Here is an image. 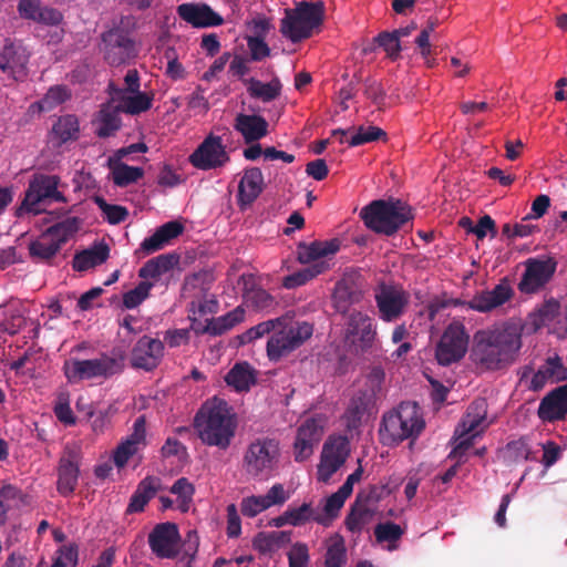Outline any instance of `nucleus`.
I'll use <instances>...</instances> for the list:
<instances>
[{
    "instance_id": "obj_39",
    "label": "nucleus",
    "mask_w": 567,
    "mask_h": 567,
    "mask_svg": "<svg viewBox=\"0 0 567 567\" xmlns=\"http://www.w3.org/2000/svg\"><path fill=\"white\" fill-rule=\"evenodd\" d=\"M328 268L329 264L327 261L312 264L307 268L286 276L282 280V286L287 289H293L296 287L302 286L312 278L324 272Z\"/></svg>"
},
{
    "instance_id": "obj_41",
    "label": "nucleus",
    "mask_w": 567,
    "mask_h": 567,
    "mask_svg": "<svg viewBox=\"0 0 567 567\" xmlns=\"http://www.w3.org/2000/svg\"><path fill=\"white\" fill-rule=\"evenodd\" d=\"M81 220L78 217H68L51 227L45 233L62 248V246L79 230Z\"/></svg>"
},
{
    "instance_id": "obj_43",
    "label": "nucleus",
    "mask_w": 567,
    "mask_h": 567,
    "mask_svg": "<svg viewBox=\"0 0 567 567\" xmlns=\"http://www.w3.org/2000/svg\"><path fill=\"white\" fill-rule=\"evenodd\" d=\"M371 515L372 512L368 508L367 505L360 502V495H358L357 501L351 506L350 512L344 519V525L351 533L359 534L368 523Z\"/></svg>"
},
{
    "instance_id": "obj_2",
    "label": "nucleus",
    "mask_w": 567,
    "mask_h": 567,
    "mask_svg": "<svg viewBox=\"0 0 567 567\" xmlns=\"http://www.w3.org/2000/svg\"><path fill=\"white\" fill-rule=\"evenodd\" d=\"M194 429L205 445L227 450L235 437L237 419L225 400L214 398L197 411Z\"/></svg>"
},
{
    "instance_id": "obj_17",
    "label": "nucleus",
    "mask_w": 567,
    "mask_h": 567,
    "mask_svg": "<svg viewBox=\"0 0 567 567\" xmlns=\"http://www.w3.org/2000/svg\"><path fill=\"white\" fill-rule=\"evenodd\" d=\"M379 318L393 322L403 316L410 302V295L403 288L382 284L374 295Z\"/></svg>"
},
{
    "instance_id": "obj_46",
    "label": "nucleus",
    "mask_w": 567,
    "mask_h": 567,
    "mask_svg": "<svg viewBox=\"0 0 567 567\" xmlns=\"http://www.w3.org/2000/svg\"><path fill=\"white\" fill-rule=\"evenodd\" d=\"M109 168L112 173L113 183L118 187H126L137 182L144 175L143 168L130 166L127 164H121Z\"/></svg>"
},
{
    "instance_id": "obj_64",
    "label": "nucleus",
    "mask_w": 567,
    "mask_h": 567,
    "mask_svg": "<svg viewBox=\"0 0 567 567\" xmlns=\"http://www.w3.org/2000/svg\"><path fill=\"white\" fill-rule=\"evenodd\" d=\"M164 56L167 59L166 75L173 80L184 79L185 69L182 63L178 62L175 50L173 48L166 49Z\"/></svg>"
},
{
    "instance_id": "obj_45",
    "label": "nucleus",
    "mask_w": 567,
    "mask_h": 567,
    "mask_svg": "<svg viewBox=\"0 0 567 567\" xmlns=\"http://www.w3.org/2000/svg\"><path fill=\"white\" fill-rule=\"evenodd\" d=\"M133 95L126 96L122 101L121 109L124 113L136 115L148 111L152 107L153 94L145 92H133Z\"/></svg>"
},
{
    "instance_id": "obj_59",
    "label": "nucleus",
    "mask_w": 567,
    "mask_h": 567,
    "mask_svg": "<svg viewBox=\"0 0 567 567\" xmlns=\"http://www.w3.org/2000/svg\"><path fill=\"white\" fill-rule=\"evenodd\" d=\"M346 498L340 496L337 493L331 494L326 498V503L323 506V514H321L327 519V526L331 524L333 519L339 516L341 508L343 507Z\"/></svg>"
},
{
    "instance_id": "obj_19",
    "label": "nucleus",
    "mask_w": 567,
    "mask_h": 567,
    "mask_svg": "<svg viewBox=\"0 0 567 567\" xmlns=\"http://www.w3.org/2000/svg\"><path fill=\"white\" fill-rule=\"evenodd\" d=\"M179 542L181 535L175 523L157 524L148 534L150 548L158 558H176Z\"/></svg>"
},
{
    "instance_id": "obj_47",
    "label": "nucleus",
    "mask_w": 567,
    "mask_h": 567,
    "mask_svg": "<svg viewBox=\"0 0 567 567\" xmlns=\"http://www.w3.org/2000/svg\"><path fill=\"white\" fill-rule=\"evenodd\" d=\"M71 90L66 85H53L40 100L41 111L49 112L71 99Z\"/></svg>"
},
{
    "instance_id": "obj_49",
    "label": "nucleus",
    "mask_w": 567,
    "mask_h": 567,
    "mask_svg": "<svg viewBox=\"0 0 567 567\" xmlns=\"http://www.w3.org/2000/svg\"><path fill=\"white\" fill-rule=\"evenodd\" d=\"M284 321H286V318L280 317V318L262 321V322L251 327L250 329H248L246 332H244L239 337L240 343L245 344V343L252 342L254 340H257V339L264 337L265 334H268L271 331H275L278 326L282 324Z\"/></svg>"
},
{
    "instance_id": "obj_62",
    "label": "nucleus",
    "mask_w": 567,
    "mask_h": 567,
    "mask_svg": "<svg viewBox=\"0 0 567 567\" xmlns=\"http://www.w3.org/2000/svg\"><path fill=\"white\" fill-rule=\"evenodd\" d=\"M364 95L380 107L384 103L386 93L379 81L367 79L364 81Z\"/></svg>"
},
{
    "instance_id": "obj_63",
    "label": "nucleus",
    "mask_w": 567,
    "mask_h": 567,
    "mask_svg": "<svg viewBox=\"0 0 567 567\" xmlns=\"http://www.w3.org/2000/svg\"><path fill=\"white\" fill-rule=\"evenodd\" d=\"M471 233L474 234L478 240H483L487 234H489L492 238L496 237L497 229L494 219L489 215H484L478 219L477 224L471 228Z\"/></svg>"
},
{
    "instance_id": "obj_3",
    "label": "nucleus",
    "mask_w": 567,
    "mask_h": 567,
    "mask_svg": "<svg viewBox=\"0 0 567 567\" xmlns=\"http://www.w3.org/2000/svg\"><path fill=\"white\" fill-rule=\"evenodd\" d=\"M126 354L121 348L102 352L94 359L70 358L64 361L62 370L71 384L86 380H109L120 375L125 369Z\"/></svg>"
},
{
    "instance_id": "obj_21",
    "label": "nucleus",
    "mask_w": 567,
    "mask_h": 567,
    "mask_svg": "<svg viewBox=\"0 0 567 567\" xmlns=\"http://www.w3.org/2000/svg\"><path fill=\"white\" fill-rule=\"evenodd\" d=\"M164 355V343L148 336L141 337L132 350L133 368L152 371L158 367Z\"/></svg>"
},
{
    "instance_id": "obj_51",
    "label": "nucleus",
    "mask_w": 567,
    "mask_h": 567,
    "mask_svg": "<svg viewBox=\"0 0 567 567\" xmlns=\"http://www.w3.org/2000/svg\"><path fill=\"white\" fill-rule=\"evenodd\" d=\"M154 282L141 281L134 289L123 295V305L126 309H134L140 306L148 296Z\"/></svg>"
},
{
    "instance_id": "obj_24",
    "label": "nucleus",
    "mask_w": 567,
    "mask_h": 567,
    "mask_svg": "<svg viewBox=\"0 0 567 567\" xmlns=\"http://www.w3.org/2000/svg\"><path fill=\"white\" fill-rule=\"evenodd\" d=\"M18 12L23 19L49 25H56L62 20L59 10L42 6L41 0H19Z\"/></svg>"
},
{
    "instance_id": "obj_5",
    "label": "nucleus",
    "mask_w": 567,
    "mask_h": 567,
    "mask_svg": "<svg viewBox=\"0 0 567 567\" xmlns=\"http://www.w3.org/2000/svg\"><path fill=\"white\" fill-rule=\"evenodd\" d=\"M360 217L372 231L392 236L413 219V214L405 203L390 198L371 202L361 209Z\"/></svg>"
},
{
    "instance_id": "obj_11",
    "label": "nucleus",
    "mask_w": 567,
    "mask_h": 567,
    "mask_svg": "<svg viewBox=\"0 0 567 567\" xmlns=\"http://www.w3.org/2000/svg\"><path fill=\"white\" fill-rule=\"evenodd\" d=\"M377 339V327L371 317L361 311H352L347 317L344 343L354 354L372 349Z\"/></svg>"
},
{
    "instance_id": "obj_16",
    "label": "nucleus",
    "mask_w": 567,
    "mask_h": 567,
    "mask_svg": "<svg viewBox=\"0 0 567 567\" xmlns=\"http://www.w3.org/2000/svg\"><path fill=\"white\" fill-rule=\"evenodd\" d=\"M468 336L463 324L454 322L444 330L435 350V357L441 365H450L461 360L467 350Z\"/></svg>"
},
{
    "instance_id": "obj_38",
    "label": "nucleus",
    "mask_w": 567,
    "mask_h": 567,
    "mask_svg": "<svg viewBox=\"0 0 567 567\" xmlns=\"http://www.w3.org/2000/svg\"><path fill=\"white\" fill-rule=\"evenodd\" d=\"M245 310L241 306L236 307L226 315L217 318H210V336L217 337L231 330L235 326L244 321Z\"/></svg>"
},
{
    "instance_id": "obj_57",
    "label": "nucleus",
    "mask_w": 567,
    "mask_h": 567,
    "mask_svg": "<svg viewBox=\"0 0 567 567\" xmlns=\"http://www.w3.org/2000/svg\"><path fill=\"white\" fill-rule=\"evenodd\" d=\"M245 302L256 310H269L275 305L274 297L261 287L245 299Z\"/></svg>"
},
{
    "instance_id": "obj_18",
    "label": "nucleus",
    "mask_w": 567,
    "mask_h": 567,
    "mask_svg": "<svg viewBox=\"0 0 567 567\" xmlns=\"http://www.w3.org/2000/svg\"><path fill=\"white\" fill-rule=\"evenodd\" d=\"M230 161L220 136L209 134L190 154L189 163L202 171H209L224 166Z\"/></svg>"
},
{
    "instance_id": "obj_1",
    "label": "nucleus",
    "mask_w": 567,
    "mask_h": 567,
    "mask_svg": "<svg viewBox=\"0 0 567 567\" xmlns=\"http://www.w3.org/2000/svg\"><path fill=\"white\" fill-rule=\"evenodd\" d=\"M523 328L505 322L475 332L471 358L485 370L497 371L513 364L522 348Z\"/></svg>"
},
{
    "instance_id": "obj_40",
    "label": "nucleus",
    "mask_w": 567,
    "mask_h": 567,
    "mask_svg": "<svg viewBox=\"0 0 567 567\" xmlns=\"http://www.w3.org/2000/svg\"><path fill=\"white\" fill-rule=\"evenodd\" d=\"M375 45L382 48L386 53L388 58L391 59L392 61L399 59L400 52L402 50L401 43L393 31L380 32L375 38H373V43L363 49V52L365 54L373 52L375 50Z\"/></svg>"
},
{
    "instance_id": "obj_15",
    "label": "nucleus",
    "mask_w": 567,
    "mask_h": 567,
    "mask_svg": "<svg viewBox=\"0 0 567 567\" xmlns=\"http://www.w3.org/2000/svg\"><path fill=\"white\" fill-rule=\"evenodd\" d=\"M557 269L554 257H533L525 261V271L518 282V290L525 295L537 293L553 279Z\"/></svg>"
},
{
    "instance_id": "obj_54",
    "label": "nucleus",
    "mask_w": 567,
    "mask_h": 567,
    "mask_svg": "<svg viewBox=\"0 0 567 567\" xmlns=\"http://www.w3.org/2000/svg\"><path fill=\"white\" fill-rule=\"evenodd\" d=\"M95 204L99 206V208L103 212L105 219L112 224L116 225L126 219L128 216V212L125 207L120 205H112L106 203V200L101 197L96 196L94 198Z\"/></svg>"
},
{
    "instance_id": "obj_31",
    "label": "nucleus",
    "mask_w": 567,
    "mask_h": 567,
    "mask_svg": "<svg viewBox=\"0 0 567 567\" xmlns=\"http://www.w3.org/2000/svg\"><path fill=\"white\" fill-rule=\"evenodd\" d=\"M110 247L105 243H99L90 249L76 252L73 257L72 266L76 271H85L92 267L99 266L107 260Z\"/></svg>"
},
{
    "instance_id": "obj_27",
    "label": "nucleus",
    "mask_w": 567,
    "mask_h": 567,
    "mask_svg": "<svg viewBox=\"0 0 567 567\" xmlns=\"http://www.w3.org/2000/svg\"><path fill=\"white\" fill-rule=\"evenodd\" d=\"M234 128L241 134L245 143L257 142L268 134V122L260 115L237 114Z\"/></svg>"
},
{
    "instance_id": "obj_14",
    "label": "nucleus",
    "mask_w": 567,
    "mask_h": 567,
    "mask_svg": "<svg viewBox=\"0 0 567 567\" xmlns=\"http://www.w3.org/2000/svg\"><path fill=\"white\" fill-rule=\"evenodd\" d=\"M81 458L82 449L79 443L71 442L64 445L56 468V491L64 497L71 496L76 489Z\"/></svg>"
},
{
    "instance_id": "obj_60",
    "label": "nucleus",
    "mask_w": 567,
    "mask_h": 567,
    "mask_svg": "<svg viewBox=\"0 0 567 567\" xmlns=\"http://www.w3.org/2000/svg\"><path fill=\"white\" fill-rule=\"evenodd\" d=\"M240 509L244 516L255 517L268 509V506L264 496H249L241 501Z\"/></svg>"
},
{
    "instance_id": "obj_32",
    "label": "nucleus",
    "mask_w": 567,
    "mask_h": 567,
    "mask_svg": "<svg viewBox=\"0 0 567 567\" xmlns=\"http://www.w3.org/2000/svg\"><path fill=\"white\" fill-rule=\"evenodd\" d=\"M374 400L375 398H373V393H365L362 390H359L352 396L344 414L347 426L349 429H355L359 426L363 415L374 403Z\"/></svg>"
},
{
    "instance_id": "obj_56",
    "label": "nucleus",
    "mask_w": 567,
    "mask_h": 567,
    "mask_svg": "<svg viewBox=\"0 0 567 567\" xmlns=\"http://www.w3.org/2000/svg\"><path fill=\"white\" fill-rule=\"evenodd\" d=\"M322 434V429L315 420H307L297 431V439L305 441L315 446Z\"/></svg>"
},
{
    "instance_id": "obj_44",
    "label": "nucleus",
    "mask_w": 567,
    "mask_h": 567,
    "mask_svg": "<svg viewBox=\"0 0 567 567\" xmlns=\"http://www.w3.org/2000/svg\"><path fill=\"white\" fill-rule=\"evenodd\" d=\"M287 516L290 518V525L292 526H301L309 520L327 526V519L321 514H317L310 503H303L298 507L289 506Z\"/></svg>"
},
{
    "instance_id": "obj_8",
    "label": "nucleus",
    "mask_w": 567,
    "mask_h": 567,
    "mask_svg": "<svg viewBox=\"0 0 567 567\" xmlns=\"http://www.w3.org/2000/svg\"><path fill=\"white\" fill-rule=\"evenodd\" d=\"M324 16L322 2L302 1L295 9H287L281 20L280 32L291 42L297 43L312 35L313 29L318 28Z\"/></svg>"
},
{
    "instance_id": "obj_55",
    "label": "nucleus",
    "mask_w": 567,
    "mask_h": 567,
    "mask_svg": "<svg viewBox=\"0 0 567 567\" xmlns=\"http://www.w3.org/2000/svg\"><path fill=\"white\" fill-rule=\"evenodd\" d=\"M542 367L551 382H561L567 380V368L563 364L560 357L555 355L548 358Z\"/></svg>"
},
{
    "instance_id": "obj_26",
    "label": "nucleus",
    "mask_w": 567,
    "mask_h": 567,
    "mask_svg": "<svg viewBox=\"0 0 567 567\" xmlns=\"http://www.w3.org/2000/svg\"><path fill=\"white\" fill-rule=\"evenodd\" d=\"M179 262V255L167 252L147 260L138 270V277L145 281L154 282L161 279L163 275L169 272Z\"/></svg>"
},
{
    "instance_id": "obj_53",
    "label": "nucleus",
    "mask_w": 567,
    "mask_h": 567,
    "mask_svg": "<svg viewBox=\"0 0 567 567\" xmlns=\"http://www.w3.org/2000/svg\"><path fill=\"white\" fill-rule=\"evenodd\" d=\"M328 443L324 444L323 455L318 468V474L321 481L327 482L343 464L341 455L333 456L327 452Z\"/></svg>"
},
{
    "instance_id": "obj_28",
    "label": "nucleus",
    "mask_w": 567,
    "mask_h": 567,
    "mask_svg": "<svg viewBox=\"0 0 567 567\" xmlns=\"http://www.w3.org/2000/svg\"><path fill=\"white\" fill-rule=\"evenodd\" d=\"M340 249V241L338 239L331 240H315L310 244L300 243L297 247L298 260L301 264H316L329 255H334Z\"/></svg>"
},
{
    "instance_id": "obj_50",
    "label": "nucleus",
    "mask_w": 567,
    "mask_h": 567,
    "mask_svg": "<svg viewBox=\"0 0 567 567\" xmlns=\"http://www.w3.org/2000/svg\"><path fill=\"white\" fill-rule=\"evenodd\" d=\"M404 528L392 522L379 523L374 527V536L380 544L396 543L404 535Z\"/></svg>"
},
{
    "instance_id": "obj_20",
    "label": "nucleus",
    "mask_w": 567,
    "mask_h": 567,
    "mask_svg": "<svg viewBox=\"0 0 567 567\" xmlns=\"http://www.w3.org/2000/svg\"><path fill=\"white\" fill-rule=\"evenodd\" d=\"M514 297V290L509 279L504 277L492 290H482L476 292L472 299L465 302L467 308L487 313L494 309L502 307Z\"/></svg>"
},
{
    "instance_id": "obj_13",
    "label": "nucleus",
    "mask_w": 567,
    "mask_h": 567,
    "mask_svg": "<svg viewBox=\"0 0 567 567\" xmlns=\"http://www.w3.org/2000/svg\"><path fill=\"white\" fill-rule=\"evenodd\" d=\"M486 420V403L484 400L474 401L467 409L461 424L455 431L457 444L449 457H461L473 446L474 440L484 430L481 427Z\"/></svg>"
},
{
    "instance_id": "obj_9",
    "label": "nucleus",
    "mask_w": 567,
    "mask_h": 567,
    "mask_svg": "<svg viewBox=\"0 0 567 567\" xmlns=\"http://www.w3.org/2000/svg\"><path fill=\"white\" fill-rule=\"evenodd\" d=\"M281 449L278 440L261 436L251 441L244 454V467L248 475L268 478L278 470Z\"/></svg>"
},
{
    "instance_id": "obj_42",
    "label": "nucleus",
    "mask_w": 567,
    "mask_h": 567,
    "mask_svg": "<svg viewBox=\"0 0 567 567\" xmlns=\"http://www.w3.org/2000/svg\"><path fill=\"white\" fill-rule=\"evenodd\" d=\"M347 563V548L341 535L330 537L327 545L324 567H343Z\"/></svg>"
},
{
    "instance_id": "obj_12",
    "label": "nucleus",
    "mask_w": 567,
    "mask_h": 567,
    "mask_svg": "<svg viewBox=\"0 0 567 567\" xmlns=\"http://www.w3.org/2000/svg\"><path fill=\"white\" fill-rule=\"evenodd\" d=\"M30 53L20 42L7 39L0 48V80L4 85L23 81L28 75Z\"/></svg>"
},
{
    "instance_id": "obj_22",
    "label": "nucleus",
    "mask_w": 567,
    "mask_h": 567,
    "mask_svg": "<svg viewBox=\"0 0 567 567\" xmlns=\"http://www.w3.org/2000/svg\"><path fill=\"white\" fill-rule=\"evenodd\" d=\"M177 14L194 28L218 27L224 23L223 17L206 3H182L177 7Z\"/></svg>"
},
{
    "instance_id": "obj_58",
    "label": "nucleus",
    "mask_w": 567,
    "mask_h": 567,
    "mask_svg": "<svg viewBox=\"0 0 567 567\" xmlns=\"http://www.w3.org/2000/svg\"><path fill=\"white\" fill-rule=\"evenodd\" d=\"M309 549L303 543H296L288 553L289 567H308Z\"/></svg>"
},
{
    "instance_id": "obj_52",
    "label": "nucleus",
    "mask_w": 567,
    "mask_h": 567,
    "mask_svg": "<svg viewBox=\"0 0 567 567\" xmlns=\"http://www.w3.org/2000/svg\"><path fill=\"white\" fill-rule=\"evenodd\" d=\"M386 133L378 126H360L357 132L348 141L349 146H360L370 142L385 137Z\"/></svg>"
},
{
    "instance_id": "obj_7",
    "label": "nucleus",
    "mask_w": 567,
    "mask_h": 567,
    "mask_svg": "<svg viewBox=\"0 0 567 567\" xmlns=\"http://www.w3.org/2000/svg\"><path fill=\"white\" fill-rule=\"evenodd\" d=\"M61 178L58 175L35 173L29 181L24 198L17 208V216L24 214L38 215L43 212L41 205L66 203V197L60 190Z\"/></svg>"
},
{
    "instance_id": "obj_37",
    "label": "nucleus",
    "mask_w": 567,
    "mask_h": 567,
    "mask_svg": "<svg viewBox=\"0 0 567 567\" xmlns=\"http://www.w3.org/2000/svg\"><path fill=\"white\" fill-rule=\"evenodd\" d=\"M559 313L560 303L554 298L546 300L528 317L532 330L536 332L540 328L551 323L559 316Z\"/></svg>"
},
{
    "instance_id": "obj_61",
    "label": "nucleus",
    "mask_w": 567,
    "mask_h": 567,
    "mask_svg": "<svg viewBox=\"0 0 567 567\" xmlns=\"http://www.w3.org/2000/svg\"><path fill=\"white\" fill-rule=\"evenodd\" d=\"M247 47L252 61H262L270 55V48L261 37H247Z\"/></svg>"
},
{
    "instance_id": "obj_30",
    "label": "nucleus",
    "mask_w": 567,
    "mask_h": 567,
    "mask_svg": "<svg viewBox=\"0 0 567 567\" xmlns=\"http://www.w3.org/2000/svg\"><path fill=\"white\" fill-rule=\"evenodd\" d=\"M122 112L121 105H113L111 103L102 105L96 118V135L101 138L114 135L121 128L120 114Z\"/></svg>"
},
{
    "instance_id": "obj_36",
    "label": "nucleus",
    "mask_w": 567,
    "mask_h": 567,
    "mask_svg": "<svg viewBox=\"0 0 567 567\" xmlns=\"http://www.w3.org/2000/svg\"><path fill=\"white\" fill-rule=\"evenodd\" d=\"M30 257L35 261L50 262L61 250L50 235L43 231L35 240L29 244Z\"/></svg>"
},
{
    "instance_id": "obj_6",
    "label": "nucleus",
    "mask_w": 567,
    "mask_h": 567,
    "mask_svg": "<svg viewBox=\"0 0 567 567\" xmlns=\"http://www.w3.org/2000/svg\"><path fill=\"white\" fill-rule=\"evenodd\" d=\"M425 426L416 403L403 402L382 417L379 435L384 445H398L416 439Z\"/></svg>"
},
{
    "instance_id": "obj_23",
    "label": "nucleus",
    "mask_w": 567,
    "mask_h": 567,
    "mask_svg": "<svg viewBox=\"0 0 567 567\" xmlns=\"http://www.w3.org/2000/svg\"><path fill=\"white\" fill-rule=\"evenodd\" d=\"M538 417L548 423L565 420L567 416V384L545 395L537 410Z\"/></svg>"
},
{
    "instance_id": "obj_10",
    "label": "nucleus",
    "mask_w": 567,
    "mask_h": 567,
    "mask_svg": "<svg viewBox=\"0 0 567 567\" xmlns=\"http://www.w3.org/2000/svg\"><path fill=\"white\" fill-rule=\"evenodd\" d=\"M267 342V354L271 361H278L301 347L313 333L312 324L306 321H292L286 318L277 327Z\"/></svg>"
},
{
    "instance_id": "obj_25",
    "label": "nucleus",
    "mask_w": 567,
    "mask_h": 567,
    "mask_svg": "<svg viewBox=\"0 0 567 567\" xmlns=\"http://www.w3.org/2000/svg\"><path fill=\"white\" fill-rule=\"evenodd\" d=\"M264 176L258 167L245 171L238 185V204L240 207L251 205L262 192Z\"/></svg>"
},
{
    "instance_id": "obj_34",
    "label": "nucleus",
    "mask_w": 567,
    "mask_h": 567,
    "mask_svg": "<svg viewBox=\"0 0 567 567\" xmlns=\"http://www.w3.org/2000/svg\"><path fill=\"white\" fill-rule=\"evenodd\" d=\"M291 532H260L252 539V547L260 554H270L290 542Z\"/></svg>"
},
{
    "instance_id": "obj_4",
    "label": "nucleus",
    "mask_w": 567,
    "mask_h": 567,
    "mask_svg": "<svg viewBox=\"0 0 567 567\" xmlns=\"http://www.w3.org/2000/svg\"><path fill=\"white\" fill-rule=\"evenodd\" d=\"M135 28L136 19L133 16H123L112 28L101 33L99 49L110 66L128 65L138 56Z\"/></svg>"
},
{
    "instance_id": "obj_29",
    "label": "nucleus",
    "mask_w": 567,
    "mask_h": 567,
    "mask_svg": "<svg viewBox=\"0 0 567 567\" xmlns=\"http://www.w3.org/2000/svg\"><path fill=\"white\" fill-rule=\"evenodd\" d=\"M159 486V478L154 476H146L143 478L126 507V514L141 513L144 511L147 503L156 495Z\"/></svg>"
},
{
    "instance_id": "obj_48",
    "label": "nucleus",
    "mask_w": 567,
    "mask_h": 567,
    "mask_svg": "<svg viewBox=\"0 0 567 567\" xmlns=\"http://www.w3.org/2000/svg\"><path fill=\"white\" fill-rule=\"evenodd\" d=\"M52 131L63 143L75 140L79 134V121L75 115L61 116L53 124Z\"/></svg>"
},
{
    "instance_id": "obj_33",
    "label": "nucleus",
    "mask_w": 567,
    "mask_h": 567,
    "mask_svg": "<svg viewBox=\"0 0 567 567\" xmlns=\"http://www.w3.org/2000/svg\"><path fill=\"white\" fill-rule=\"evenodd\" d=\"M247 84V92L252 99H259L262 102H271L281 94V82L274 78L270 82L264 83L255 78L243 79Z\"/></svg>"
},
{
    "instance_id": "obj_35",
    "label": "nucleus",
    "mask_w": 567,
    "mask_h": 567,
    "mask_svg": "<svg viewBox=\"0 0 567 567\" xmlns=\"http://www.w3.org/2000/svg\"><path fill=\"white\" fill-rule=\"evenodd\" d=\"M225 381L236 391H248L256 383L254 369L248 362L236 363L226 374Z\"/></svg>"
}]
</instances>
